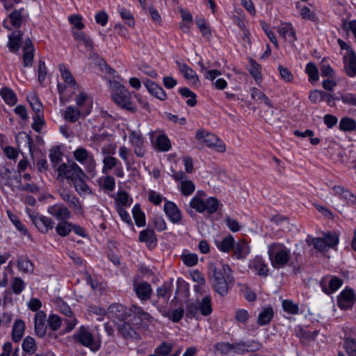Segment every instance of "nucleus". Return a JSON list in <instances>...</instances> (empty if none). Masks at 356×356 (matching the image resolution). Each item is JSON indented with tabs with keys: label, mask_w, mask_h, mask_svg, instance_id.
I'll return each mask as SVG.
<instances>
[{
	"label": "nucleus",
	"mask_w": 356,
	"mask_h": 356,
	"mask_svg": "<svg viewBox=\"0 0 356 356\" xmlns=\"http://www.w3.org/2000/svg\"><path fill=\"white\" fill-rule=\"evenodd\" d=\"M251 97L253 99L258 102H263L269 107H273V105L268 97L259 89L253 87L250 89Z\"/></svg>",
	"instance_id": "nucleus-33"
},
{
	"label": "nucleus",
	"mask_w": 356,
	"mask_h": 356,
	"mask_svg": "<svg viewBox=\"0 0 356 356\" xmlns=\"http://www.w3.org/2000/svg\"><path fill=\"white\" fill-rule=\"evenodd\" d=\"M155 145L158 149L163 152L168 151L170 148V141L164 135H160L157 137Z\"/></svg>",
	"instance_id": "nucleus-48"
},
{
	"label": "nucleus",
	"mask_w": 356,
	"mask_h": 356,
	"mask_svg": "<svg viewBox=\"0 0 356 356\" xmlns=\"http://www.w3.org/2000/svg\"><path fill=\"white\" fill-rule=\"evenodd\" d=\"M300 15L304 19H307L311 22H316L317 20L316 15L315 13L312 11L311 9L307 6H304L300 9Z\"/></svg>",
	"instance_id": "nucleus-64"
},
{
	"label": "nucleus",
	"mask_w": 356,
	"mask_h": 356,
	"mask_svg": "<svg viewBox=\"0 0 356 356\" xmlns=\"http://www.w3.org/2000/svg\"><path fill=\"white\" fill-rule=\"evenodd\" d=\"M58 307L60 312L66 316V318L63 319V321L66 324L65 331H72L77 324V320L74 318L73 312L70 307L63 301L59 302Z\"/></svg>",
	"instance_id": "nucleus-9"
},
{
	"label": "nucleus",
	"mask_w": 356,
	"mask_h": 356,
	"mask_svg": "<svg viewBox=\"0 0 356 356\" xmlns=\"http://www.w3.org/2000/svg\"><path fill=\"white\" fill-rule=\"evenodd\" d=\"M59 177H65L72 181L76 176H83L82 169L74 162L62 163L57 168Z\"/></svg>",
	"instance_id": "nucleus-7"
},
{
	"label": "nucleus",
	"mask_w": 356,
	"mask_h": 356,
	"mask_svg": "<svg viewBox=\"0 0 356 356\" xmlns=\"http://www.w3.org/2000/svg\"><path fill=\"white\" fill-rule=\"evenodd\" d=\"M190 207L195 210V211L203 213L206 212L211 215L214 213L218 209L219 202L215 197H209L204 200L199 196L193 197L189 203Z\"/></svg>",
	"instance_id": "nucleus-4"
},
{
	"label": "nucleus",
	"mask_w": 356,
	"mask_h": 356,
	"mask_svg": "<svg viewBox=\"0 0 356 356\" xmlns=\"http://www.w3.org/2000/svg\"><path fill=\"white\" fill-rule=\"evenodd\" d=\"M356 300L355 294L353 289L346 288L337 298V305L342 309H347L353 306Z\"/></svg>",
	"instance_id": "nucleus-11"
},
{
	"label": "nucleus",
	"mask_w": 356,
	"mask_h": 356,
	"mask_svg": "<svg viewBox=\"0 0 356 356\" xmlns=\"http://www.w3.org/2000/svg\"><path fill=\"white\" fill-rule=\"evenodd\" d=\"M339 129L343 131H353L356 129V121L349 117L342 118L339 122Z\"/></svg>",
	"instance_id": "nucleus-39"
},
{
	"label": "nucleus",
	"mask_w": 356,
	"mask_h": 356,
	"mask_svg": "<svg viewBox=\"0 0 356 356\" xmlns=\"http://www.w3.org/2000/svg\"><path fill=\"white\" fill-rule=\"evenodd\" d=\"M74 38L76 41H78L79 42H82L86 46V47L89 48V49H92V47H93L92 40L89 37L86 35L83 32H82V31L74 32Z\"/></svg>",
	"instance_id": "nucleus-49"
},
{
	"label": "nucleus",
	"mask_w": 356,
	"mask_h": 356,
	"mask_svg": "<svg viewBox=\"0 0 356 356\" xmlns=\"http://www.w3.org/2000/svg\"><path fill=\"white\" fill-rule=\"evenodd\" d=\"M25 323L22 319H17L15 321L12 329V339L14 342H19L24 332Z\"/></svg>",
	"instance_id": "nucleus-24"
},
{
	"label": "nucleus",
	"mask_w": 356,
	"mask_h": 356,
	"mask_svg": "<svg viewBox=\"0 0 356 356\" xmlns=\"http://www.w3.org/2000/svg\"><path fill=\"white\" fill-rule=\"evenodd\" d=\"M195 23L198 26L202 35L207 40H209L211 37V29L206 22L205 19L202 17H197L195 18Z\"/></svg>",
	"instance_id": "nucleus-38"
},
{
	"label": "nucleus",
	"mask_w": 356,
	"mask_h": 356,
	"mask_svg": "<svg viewBox=\"0 0 356 356\" xmlns=\"http://www.w3.org/2000/svg\"><path fill=\"white\" fill-rule=\"evenodd\" d=\"M138 327L129 322H121L118 325V330L120 335L127 341H139L140 335L138 332Z\"/></svg>",
	"instance_id": "nucleus-8"
},
{
	"label": "nucleus",
	"mask_w": 356,
	"mask_h": 356,
	"mask_svg": "<svg viewBox=\"0 0 356 356\" xmlns=\"http://www.w3.org/2000/svg\"><path fill=\"white\" fill-rule=\"evenodd\" d=\"M81 116V111L78 108H76L72 106H69L66 108L65 111L64 118L66 120L70 122H76L78 121Z\"/></svg>",
	"instance_id": "nucleus-37"
},
{
	"label": "nucleus",
	"mask_w": 356,
	"mask_h": 356,
	"mask_svg": "<svg viewBox=\"0 0 356 356\" xmlns=\"http://www.w3.org/2000/svg\"><path fill=\"white\" fill-rule=\"evenodd\" d=\"M172 284L171 282H165L162 286L157 288L156 296L159 298H163L168 300L172 292Z\"/></svg>",
	"instance_id": "nucleus-41"
},
{
	"label": "nucleus",
	"mask_w": 356,
	"mask_h": 356,
	"mask_svg": "<svg viewBox=\"0 0 356 356\" xmlns=\"http://www.w3.org/2000/svg\"><path fill=\"white\" fill-rule=\"evenodd\" d=\"M326 97L327 93L325 92L314 90L310 92L309 99L312 103L317 104L325 100Z\"/></svg>",
	"instance_id": "nucleus-55"
},
{
	"label": "nucleus",
	"mask_w": 356,
	"mask_h": 356,
	"mask_svg": "<svg viewBox=\"0 0 356 356\" xmlns=\"http://www.w3.org/2000/svg\"><path fill=\"white\" fill-rule=\"evenodd\" d=\"M72 337L75 342L88 348L94 353L99 350L101 347V341L99 340L95 339L89 329L84 326H81L73 334Z\"/></svg>",
	"instance_id": "nucleus-3"
},
{
	"label": "nucleus",
	"mask_w": 356,
	"mask_h": 356,
	"mask_svg": "<svg viewBox=\"0 0 356 356\" xmlns=\"http://www.w3.org/2000/svg\"><path fill=\"white\" fill-rule=\"evenodd\" d=\"M173 346L167 342H163L155 348L154 353L159 356H168L172 351Z\"/></svg>",
	"instance_id": "nucleus-58"
},
{
	"label": "nucleus",
	"mask_w": 356,
	"mask_h": 356,
	"mask_svg": "<svg viewBox=\"0 0 356 356\" xmlns=\"http://www.w3.org/2000/svg\"><path fill=\"white\" fill-rule=\"evenodd\" d=\"M138 239L140 242H145L150 246L154 242H156V238L153 229H146L139 234Z\"/></svg>",
	"instance_id": "nucleus-35"
},
{
	"label": "nucleus",
	"mask_w": 356,
	"mask_h": 356,
	"mask_svg": "<svg viewBox=\"0 0 356 356\" xmlns=\"http://www.w3.org/2000/svg\"><path fill=\"white\" fill-rule=\"evenodd\" d=\"M274 316V311L271 307L264 308L259 314L257 323L261 325H266L270 323Z\"/></svg>",
	"instance_id": "nucleus-27"
},
{
	"label": "nucleus",
	"mask_w": 356,
	"mask_h": 356,
	"mask_svg": "<svg viewBox=\"0 0 356 356\" xmlns=\"http://www.w3.org/2000/svg\"><path fill=\"white\" fill-rule=\"evenodd\" d=\"M184 314V309L183 307H180L179 308L174 309H170L166 312H162V315L172 321L173 323L179 322L183 318Z\"/></svg>",
	"instance_id": "nucleus-29"
},
{
	"label": "nucleus",
	"mask_w": 356,
	"mask_h": 356,
	"mask_svg": "<svg viewBox=\"0 0 356 356\" xmlns=\"http://www.w3.org/2000/svg\"><path fill=\"white\" fill-rule=\"evenodd\" d=\"M250 252V248L245 240L235 242L233 248V256L237 259H244Z\"/></svg>",
	"instance_id": "nucleus-19"
},
{
	"label": "nucleus",
	"mask_w": 356,
	"mask_h": 356,
	"mask_svg": "<svg viewBox=\"0 0 356 356\" xmlns=\"http://www.w3.org/2000/svg\"><path fill=\"white\" fill-rule=\"evenodd\" d=\"M23 51L24 66L26 67L32 66L34 57V47L31 39L27 38L24 42Z\"/></svg>",
	"instance_id": "nucleus-20"
},
{
	"label": "nucleus",
	"mask_w": 356,
	"mask_h": 356,
	"mask_svg": "<svg viewBox=\"0 0 356 356\" xmlns=\"http://www.w3.org/2000/svg\"><path fill=\"white\" fill-rule=\"evenodd\" d=\"M180 95L184 97H188L189 99L186 101L187 105L193 107L197 104L196 95L186 87L181 88L179 90Z\"/></svg>",
	"instance_id": "nucleus-43"
},
{
	"label": "nucleus",
	"mask_w": 356,
	"mask_h": 356,
	"mask_svg": "<svg viewBox=\"0 0 356 356\" xmlns=\"http://www.w3.org/2000/svg\"><path fill=\"white\" fill-rule=\"evenodd\" d=\"M343 348L348 356H356V339L346 338L343 341Z\"/></svg>",
	"instance_id": "nucleus-47"
},
{
	"label": "nucleus",
	"mask_w": 356,
	"mask_h": 356,
	"mask_svg": "<svg viewBox=\"0 0 356 356\" xmlns=\"http://www.w3.org/2000/svg\"><path fill=\"white\" fill-rule=\"evenodd\" d=\"M197 140L204 143L209 147L215 148L218 152H224L226 149L225 143L220 140L214 134L199 129L195 136Z\"/></svg>",
	"instance_id": "nucleus-6"
},
{
	"label": "nucleus",
	"mask_w": 356,
	"mask_h": 356,
	"mask_svg": "<svg viewBox=\"0 0 356 356\" xmlns=\"http://www.w3.org/2000/svg\"><path fill=\"white\" fill-rule=\"evenodd\" d=\"M213 276L211 277V284L213 290L220 296H225L229 292L228 281L222 272L216 267H211Z\"/></svg>",
	"instance_id": "nucleus-5"
},
{
	"label": "nucleus",
	"mask_w": 356,
	"mask_h": 356,
	"mask_svg": "<svg viewBox=\"0 0 356 356\" xmlns=\"http://www.w3.org/2000/svg\"><path fill=\"white\" fill-rule=\"evenodd\" d=\"M108 313L113 318H115L122 322L128 317H130V309H129V307L119 303L111 305L108 307Z\"/></svg>",
	"instance_id": "nucleus-15"
},
{
	"label": "nucleus",
	"mask_w": 356,
	"mask_h": 356,
	"mask_svg": "<svg viewBox=\"0 0 356 356\" xmlns=\"http://www.w3.org/2000/svg\"><path fill=\"white\" fill-rule=\"evenodd\" d=\"M132 214L135 222L138 227H143L145 225V216L139 204H136L132 209Z\"/></svg>",
	"instance_id": "nucleus-34"
},
{
	"label": "nucleus",
	"mask_w": 356,
	"mask_h": 356,
	"mask_svg": "<svg viewBox=\"0 0 356 356\" xmlns=\"http://www.w3.org/2000/svg\"><path fill=\"white\" fill-rule=\"evenodd\" d=\"M180 188L183 195L188 196L194 192L195 186L192 181L185 180L181 181Z\"/></svg>",
	"instance_id": "nucleus-56"
},
{
	"label": "nucleus",
	"mask_w": 356,
	"mask_h": 356,
	"mask_svg": "<svg viewBox=\"0 0 356 356\" xmlns=\"http://www.w3.org/2000/svg\"><path fill=\"white\" fill-rule=\"evenodd\" d=\"M343 60V70L346 74L350 77L356 76V54L351 50L350 53L345 55Z\"/></svg>",
	"instance_id": "nucleus-17"
},
{
	"label": "nucleus",
	"mask_w": 356,
	"mask_h": 356,
	"mask_svg": "<svg viewBox=\"0 0 356 356\" xmlns=\"http://www.w3.org/2000/svg\"><path fill=\"white\" fill-rule=\"evenodd\" d=\"M282 308L289 314H296L299 312V307L291 300H284L282 301Z\"/></svg>",
	"instance_id": "nucleus-61"
},
{
	"label": "nucleus",
	"mask_w": 356,
	"mask_h": 356,
	"mask_svg": "<svg viewBox=\"0 0 356 356\" xmlns=\"http://www.w3.org/2000/svg\"><path fill=\"white\" fill-rule=\"evenodd\" d=\"M324 241L326 242L327 248H334L339 243L338 236L332 232H328L323 235Z\"/></svg>",
	"instance_id": "nucleus-59"
},
{
	"label": "nucleus",
	"mask_w": 356,
	"mask_h": 356,
	"mask_svg": "<svg viewBox=\"0 0 356 356\" xmlns=\"http://www.w3.org/2000/svg\"><path fill=\"white\" fill-rule=\"evenodd\" d=\"M133 289L137 297L141 301H147L150 299L152 294V289L147 282H134Z\"/></svg>",
	"instance_id": "nucleus-13"
},
{
	"label": "nucleus",
	"mask_w": 356,
	"mask_h": 356,
	"mask_svg": "<svg viewBox=\"0 0 356 356\" xmlns=\"http://www.w3.org/2000/svg\"><path fill=\"white\" fill-rule=\"evenodd\" d=\"M0 95L8 105L13 106L17 102L15 92L8 87H3L0 90Z\"/></svg>",
	"instance_id": "nucleus-26"
},
{
	"label": "nucleus",
	"mask_w": 356,
	"mask_h": 356,
	"mask_svg": "<svg viewBox=\"0 0 356 356\" xmlns=\"http://www.w3.org/2000/svg\"><path fill=\"white\" fill-rule=\"evenodd\" d=\"M26 99L35 115L43 113L42 104L34 94L28 95Z\"/></svg>",
	"instance_id": "nucleus-40"
},
{
	"label": "nucleus",
	"mask_w": 356,
	"mask_h": 356,
	"mask_svg": "<svg viewBox=\"0 0 356 356\" xmlns=\"http://www.w3.org/2000/svg\"><path fill=\"white\" fill-rule=\"evenodd\" d=\"M48 213L57 220L64 221L71 217L70 210L63 204H55L47 209Z\"/></svg>",
	"instance_id": "nucleus-14"
},
{
	"label": "nucleus",
	"mask_w": 356,
	"mask_h": 356,
	"mask_svg": "<svg viewBox=\"0 0 356 356\" xmlns=\"http://www.w3.org/2000/svg\"><path fill=\"white\" fill-rule=\"evenodd\" d=\"M198 309L200 314L204 316H209L213 311L211 306V298L210 296H206L200 302H198Z\"/></svg>",
	"instance_id": "nucleus-30"
},
{
	"label": "nucleus",
	"mask_w": 356,
	"mask_h": 356,
	"mask_svg": "<svg viewBox=\"0 0 356 356\" xmlns=\"http://www.w3.org/2000/svg\"><path fill=\"white\" fill-rule=\"evenodd\" d=\"M86 177V176L83 172V176H81V175L79 177L76 176L75 179L72 181L74 184V186L76 191L79 195L86 193L89 190V187L85 181Z\"/></svg>",
	"instance_id": "nucleus-31"
},
{
	"label": "nucleus",
	"mask_w": 356,
	"mask_h": 356,
	"mask_svg": "<svg viewBox=\"0 0 356 356\" xmlns=\"http://www.w3.org/2000/svg\"><path fill=\"white\" fill-rule=\"evenodd\" d=\"M183 263L187 266H193L197 264L198 258L196 254H184L181 257Z\"/></svg>",
	"instance_id": "nucleus-62"
},
{
	"label": "nucleus",
	"mask_w": 356,
	"mask_h": 356,
	"mask_svg": "<svg viewBox=\"0 0 356 356\" xmlns=\"http://www.w3.org/2000/svg\"><path fill=\"white\" fill-rule=\"evenodd\" d=\"M9 19L11 24L15 28H19L22 22V10H15L9 15Z\"/></svg>",
	"instance_id": "nucleus-51"
},
{
	"label": "nucleus",
	"mask_w": 356,
	"mask_h": 356,
	"mask_svg": "<svg viewBox=\"0 0 356 356\" xmlns=\"http://www.w3.org/2000/svg\"><path fill=\"white\" fill-rule=\"evenodd\" d=\"M37 346L35 339L31 337H26L22 342V349L29 355L33 354L36 350Z\"/></svg>",
	"instance_id": "nucleus-45"
},
{
	"label": "nucleus",
	"mask_w": 356,
	"mask_h": 356,
	"mask_svg": "<svg viewBox=\"0 0 356 356\" xmlns=\"http://www.w3.org/2000/svg\"><path fill=\"white\" fill-rule=\"evenodd\" d=\"M163 210L169 220L174 224L179 223L181 220V213L178 207L170 201H166Z\"/></svg>",
	"instance_id": "nucleus-16"
},
{
	"label": "nucleus",
	"mask_w": 356,
	"mask_h": 356,
	"mask_svg": "<svg viewBox=\"0 0 356 356\" xmlns=\"http://www.w3.org/2000/svg\"><path fill=\"white\" fill-rule=\"evenodd\" d=\"M235 241L232 235L225 237L222 240H215L216 247L222 252H227L230 250H233Z\"/></svg>",
	"instance_id": "nucleus-25"
},
{
	"label": "nucleus",
	"mask_w": 356,
	"mask_h": 356,
	"mask_svg": "<svg viewBox=\"0 0 356 356\" xmlns=\"http://www.w3.org/2000/svg\"><path fill=\"white\" fill-rule=\"evenodd\" d=\"M116 202V206H122L123 208L129 207L132 203V198L126 191H122L118 193Z\"/></svg>",
	"instance_id": "nucleus-44"
},
{
	"label": "nucleus",
	"mask_w": 356,
	"mask_h": 356,
	"mask_svg": "<svg viewBox=\"0 0 356 356\" xmlns=\"http://www.w3.org/2000/svg\"><path fill=\"white\" fill-rule=\"evenodd\" d=\"M214 350L222 355H227L232 352V344L229 342H218L214 345Z\"/></svg>",
	"instance_id": "nucleus-46"
},
{
	"label": "nucleus",
	"mask_w": 356,
	"mask_h": 356,
	"mask_svg": "<svg viewBox=\"0 0 356 356\" xmlns=\"http://www.w3.org/2000/svg\"><path fill=\"white\" fill-rule=\"evenodd\" d=\"M144 85L152 95L160 100H165L166 99L167 95L165 90L155 82L147 79L144 82Z\"/></svg>",
	"instance_id": "nucleus-22"
},
{
	"label": "nucleus",
	"mask_w": 356,
	"mask_h": 356,
	"mask_svg": "<svg viewBox=\"0 0 356 356\" xmlns=\"http://www.w3.org/2000/svg\"><path fill=\"white\" fill-rule=\"evenodd\" d=\"M59 70L60 72L61 77L64 80L65 83L69 86H72L74 88H75L77 86L76 82L65 65L64 64H60L59 65Z\"/></svg>",
	"instance_id": "nucleus-36"
},
{
	"label": "nucleus",
	"mask_w": 356,
	"mask_h": 356,
	"mask_svg": "<svg viewBox=\"0 0 356 356\" xmlns=\"http://www.w3.org/2000/svg\"><path fill=\"white\" fill-rule=\"evenodd\" d=\"M198 302H191L186 305V316L188 318H199V309Z\"/></svg>",
	"instance_id": "nucleus-53"
},
{
	"label": "nucleus",
	"mask_w": 356,
	"mask_h": 356,
	"mask_svg": "<svg viewBox=\"0 0 356 356\" xmlns=\"http://www.w3.org/2000/svg\"><path fill=\"white\" fill-rule=\"evenodd\" d=\"M110 87L112 90L111 98L120 108L131 113L136 111V106L132 103V96L130 92L123 85L116 81H110Z\"/></svg>",
	"instance_id": "nucleus-1"
},
{
	"label": "nucleus",
	"mask_w": 356,
	"mask_h": 356,
	"mask_svg": "<svg viewBox=\"0 0 356 356\" xmlns=\"http://www.w3.org/2000/svg\"><path fill=\"white\" fill-rule=\"evenodd\" d=\"M61 198L67 202L68 206L73 209L74 212L76 214L82 213L83 209L81 204L78 197H76L72 193L66 189H62L59 191Z\"/></svg>",
	"instance_id": "nucleus-10"
},
{
	"label": "nucleus",
	"mask_w": 356,
	"mask_h": 356,
	"mask_svg": "<svg viewBox=\"0 0 356 356\" xmlns=\"http://www.w3.org/2000/svg\"><path fill=\"white\" fill-rule=\"evenodd\" d=\"M268 254L271 264L275 268L293 266V263L290 261V250L282 243H273L270 244L268 248Z\"/></svg>",
	"instance_id": "nucleus-2"
},
{
	"label": "nucleus",
	"mask_w": 356,
	"mask_h": 356,
	"mask_svg": "<svg viewBox=\"0 0 356 356\" xmlns=\"http://www.w3.org/2000/svg\"><path fill=\"white\" fill-rule=\"evenodd\" d=\"M63 321V320H62V318L58 315L51 314L49 316L47 323L49 327L52 331H56L60 328Z\"/></svg>",
	"instance_id": "nucleus-57"
},
{
	"label": "nucleus",
	"mask_w": 356,
	"mask_h": 356,
	"mask_svg": "<svg viewBox=\"0 0 356 356\" xmlns=\"http://www.w3.org/2000/svg\"><path fill=\"white\" fill-rule=\"evenodd\" d=\"M305 72L309 75V79L312 81L318 80V70L316 65L313 63H309L305 67Z\"/></svg>",
	"instance_id": "nucleus-60"
},
{
	"label": "nucleus",
	"mask_w": 356,
	"mask_h": 356,
	"mask_svg": "<svg viewBox=\"0 0 356 356\" xmlns=\"http://www.w3.org/2000/svg\"><path fill=\"white\" fill-rule=\"evenodd\" d=\"M342 283L343 282L340 278L337 277H333L329 282L328 288L326 287L325 284H323V282H321V286L324 293H325L326 294H330L336 291L342 285Z\"/></svg>",
	"instance_id": "nucleus-32"
},
{
	"label": "nucleus",
	"mask_w": 356,
	"mask_h": 356,
	"mask_svg": "<svg viewBox=\"0 0 356 356\" xmlns=\"http://www.w3.org/2000/svg\"><path fill=\"white\" fill-rule=\"evenodd\" d=\"M17 263L20 270H22L24 273L33 272V265L29 259L20 257L18 259Z\"/></svg>",
	"instance_id": "nucleus-52"
},
{
	"label": "nucleus",
	"mask_w": 356,
	"mask_h": 356,
	"mask_svg": "<svg viewBox=\"0 0 356 356\" xmlns=\"http://www.w3.org/2000/svg\"><path fill=\"white\" fill-rule=\"evenodd\" d=\"M130 309V316L132 314L137 315L141 320H149L151 318V316L149 313L145 312L140 307L133 305L131 307H129Z\"/></svg>",
	"instance_id": "nucleus-50"
},
{
	"label": "nucleus",
	"mask_w": 356,
	"mask_h": 356,
	"mask_svg": "<svg viewBox=\"0 0 356 356\" xmlns=\"http://www.w3.org/2000/svg\"><path fill=\"white\" fill-rule=\"evenodd\" d=\"M72 230V223L67 220L60 222L56 226V233L60 236H67Z\"/></svg>",
	"instance_id": "nucleus-42"
},
{
	"label": "nucleus",
	"mask_w": 356,
	"mask_h": 356,
	"mask_svg": "<svg viewBox=\"0 0 356 356\" xmlns=\"http://www.w3.org/2000/svg\"><path fill=\"white\" fill-rule=\"evenodd\" d=\"M35 332L38 337L42 338L47 332L46 314L42 311L38 312L35 315Z\"/></svg>",
	"instance_id": "nucleus-18"
},
{
	"label": "nucleus",
	"mask_w": 356,
	"mask_h": 356,
	"mask_svg": "<svg viewBox=\"0 0 356 356\" xmlns=\"http://www.w3.org/2000/svg\"><path fill=\"white\" fill-rule=\"evenodd\" d=\"M33 223L42 233H47L52 229L54 226V222L49 217L44 216H36L29 214Z\"/></svg>",
	"instance_id": "nucleus-12"
},
{
	"label": "nucleus",
	"mask_w": 356,
	"mask_h": 356,
	"mask_svg": "<svg viewBox=\"0 0 356 356\" xmlns=\"http://www.w3.org/2000/svg\"><path fill=\"white\" fill-rule=\"evenodd\" d=\"M22 33L20 31H17L9 35L8 47L13 53H17L19 48V42L22 40Z\"/></svg>",
	"instance_id": "nucleus-28"
},
{
	"label": "nucleus",
	"mask_w": 356,
	"mask_h": 356,
	"mask_svg": "<svg viewBox=\"0 0 356 356\" xmlns=\"http://www.w3.org/2000/svg\"><path fill=\"white\" fill-rule=\"evenodd\" d=\"M73 154L74 159L81 163H83L90 158V153L83 147H79Z\"/></svg>",
	"instance_id": "nucleus-54"
},
{
	"label": "nucleus",
	"mask_w": 356,
	"mask_h": 356,
	"mask_svg": "<svg viewBox=\"0 0 356 356\" xmlns=\"http://www.w3.org/2000/svg\"><path fill=\"white\" fill-rule=\"evenodd\" d=\"M260 65L253 59H250V66L248 67L249 72L255 79L261 78Z\"/></svg>",
	"instance_id": "nucleus-63"
},
{
	"label": "nucleus",
	"mask_w": 356,
	"mask_h": 356,
	"mask_svg": "<svg viewBox=\"0 0 356 356\" xmlns=\"http://www.w3.org/2000/svg\"><path fill=\"white\" fill-rule=\"evenodd\" d=\"M250 266L252 269L256 271L258 275L263 277H266L268 275V268L267 264L261 257H257L251 261Z\"/></svg>",
	"instance_id": "nucleus-23"
},
{
	"label": "nucleus",
	"mask_w": 356,
	"mask_h": 356,
	"mask_svg": "<svg viewBox=\"0 0 356 356\" xmlns=\"http://www.w3.org/2000/svg\"><path fill=\"white\" fill-rule=\"evenodd\" d=\"M334 195L339 196L341 199L344 200L350 205L356 204V195H355L349 190L346 189L341 186H334L332 187Z\"/></svg>",
	"instance_id": "nucleus-21"
}]
</instances>
